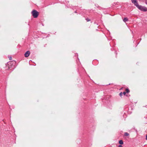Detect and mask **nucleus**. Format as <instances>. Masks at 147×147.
<instances>
[{
    "label": "nucleus",
    "mask_w": 147,
    "mask_h": 147,
    "mask_svg": "<svg viewBox=\"0 0 147 147\" xmlns=\"http://www.w3.org/2000/svg\"><path fill=\"white\" fill-rule=\"evenodd\" d=\"M137 7L141 11H147V8L146 7L143 6L139 5H138Z\"/></svg>",
    "instance_id": "f257e3e1"
},
{
    "label": "nucleus",
    "mask_w": 147,
    "mask_h": 147,
    "mask_svg": "<svg viewBox=\"0 0 147 147\" xmlns=\"http://www.w3.org/2000/svg\"><path fill=\"white\" fill-rule=\"evenodd\" d=\"M32 13L34 18H37L38 15V12L35 10H34L32 11Z\"/></svg>",
    "instance_id": "f03ea898"
},
{
    "label": "nucleus",
    "mask_w": 147,
    "mask_h": 147,
    "mask_svg": "<svg viewBox=\"0 0 147 147\" xmlns=\"http://www.w3.org/2000/svg\"><path fill=\"white\" fill-rule=\"evenodd\" d=\"M131 1L132 3H134L135 5L137 7L138 5H139L136 1V0H131Z\"/></svg>",
    "instance_id": "7ed1b4c3"
},
{
    "label": "nucleus",
    "mask_w": 147,
    "mask_h": 147,
    "mask_svg": "<svg viewBox=\"0 0 147 147\" xmlns=\"http://www.w3.org/2000/svg\"><path fill=\"white\" fill-rule=\"evenodd\" d=\"M30 51H27L24 54V56H25V57H28L30 55Z\"/></svg>",
    "instance_id": "20e7f679"
},
{
    "label": "nucleus",
    "mask_w": 147,
    "mask_h": 147,
    "mask_svg": "<svg viewBox=\"0 0 147 147\" xmlns=\"http://www.w3.org/2000/svg\"><path fill=\"white\" fill-rule=\"evenodd\" d=\"M119 143L121 144H123V141L122 140H120L119 141Z\"/></svg>",
    "instance_id": "39448f33"
},
{
    "label": "nucleus",
    "mask_w": 147,
    "mask_h": 147,
    "mask_svg": "<svg viewBox=\"0 0 147 147\" xmlns=\"http://www.w3.org/2000/svg\"><path fill=\"white\" fill-rule=\"evenodd\" d=\"M128 20V19L127 18H125L123 20V21L124 22H126V21H127Z\"/></svg>",
    "instance_id": "423d86ee"
},
{
    "label": "nucleus",
    "mask_w": 147,
    "mask_h": 147,
    "mask_svg": "<svg viewBox=\"0 0 147 147\" xmlns=\"http://www.w3.org/2000/svg\"><path fill=\"white\" fill-rule=\"evenodd\" d=\"M124 135L125 136H127L129 135V134L127 133H125Z\"/></svg>",
    "instance_id": "0eeeda50"
},
{
    "label": "nucleus",
    "mask_w": 147,
    "mask_h": 147,
    "mask_svg": "<svg viewBox=\"0 0 147 147\" xmlns=\"http://www.w3.org/2000/svg\"><path fill=\"white\" fill-rule=\"evenodd\" d=\"M126 93L127 92L128 93L129 92V90L127 88L126 89Z\"/></svg>",
    "instance_id": "6e6552de"
},
{
    "label": "nucleus",
    "mask_w": 147,
    "mask_h": 147,
    "mask_svg": "<svg viewBox=\"0 0 147 147\" xmlns=\"http://www.w3.org/2000/svg\"><path fill=\"white\" fill-rule=\"evenodd\" d=\"M119 94L120 95V96H121L122 94V92H121L120 94Z\"/></svg>",
    "instance_id": "1a4fd4ad"
},
{
    "label": "nucleus",
    "mask_w": 147,
    "mask_h": 147,
    "mask_svg": "<svg viewBox=\"0 0 147 147\" xmlns=\"http://www.w3.org/2000/svg\"><path fill=\"white\" fill-rule=\"evenodd\" d=\"M123 93L124 95H125L126 93V92H123Z\"/></svg>",
    "instance_id": "9d476101"
},
{
    "label": "nucleus",
    "mask_w": 147,
    "mask_h": 147,
    "mask_svg": "<svg viewBox=\"0 0 147 147\" xmlns=\"http://www.w3.org/2000/svg\"><path fill=\"white\" fill-rule=\"evenodd\" d=\"M86 20H87V22H88V21H90V20H88V19H86Z\"/></svg>",
    "instance_id": "9b49d317"
},
{
    "label": "nucleus",
    "mask_w": 147,
    "mask_h": 147,
    "mask_svg": "<svg viewBox=\"0 0 147 147\" xmlns=\"http://www.w3.org/2000/svg\"><path fill=\"white\" fill-rule=\"evenodd\" d=\"M118 147H122V146L121 145H119Z\"/></svg>",
    "instance_id": "f8f14e48"
},
{
    "label": "nucleus",
    "mask_w": 147,
    "mask_h": 147,
    "mask_svg": "<svg viewBox=\"0 0 147 147\" xmlns=\"http://www.w3.org/2000/svg\"><path fill=\"white\" fill-rule=\"evenodd\" d=\"M146 3L147 5V0H146Z\"/></svg>",
    "instance_id": "ddd939ff"
},
{
    "label": "nucleus",
    "mask_w": 147,
    "mask_h": 147,
    "mask_svg": "<svg viewBox=\"0 0 147 147\" xmlns=\"http://www.w3.org/2000/svg\"><path fill=\"white\" fill-rule=\"evenodd\" d=\"M9 59L10 60H11V57H10V58H9Z\"/></svg>",
    "instance_id": "4468645a"
},
{
    "label": "nucleus",
    "mask_w": 147,
    "mask_h": 147,
    "mask_svg": "<svg viewBox=\"0 0 147 147\" xmlns=\"http://www.w3.org/2000/svg\"><path fill=\"white\" fill-rule=\"evenodd\" d=\"M146 138H147V135H146Z\"/></svg>",
    "instance_id": "2eb2a0df"
},
{
    "label": "nucleus",
    "mask_w": 147,
    "mask_h": 147,
    "mask_svg": "<svg viewBox=\"0 0 147 147\" xmlns=\"http://www.w3.org/2000/svg\"><path fill=\"white\" fill-rule=\"evenodd\" d=\"M146 140H147V138H146Z\"/></svg>",
    "instance_id": "dca6fc26"
}]
</instances>
